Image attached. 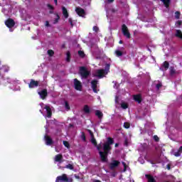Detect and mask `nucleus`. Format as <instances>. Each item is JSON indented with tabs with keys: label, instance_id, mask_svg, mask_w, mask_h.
<instances>
[{
	"label": "nucleus",
	"instance_id": "obj_1",
	"mask_svg": "<svg viewBox=\"0 0 182 182\" xmlns=\"http://www.w3.org/2000/svg\"><path fill=\"white\" fill-rule=\"evenodd\" d=\"M113 143H114L113 139L108 137L107 141L103 144L104 151H100L99 154L102 163H106L107 161V156L109 155V153H110V151L112 150L111 146L112 144H113Z\"/></svg>",
	"mask_w": 182,
	"mask_h": 182
},
{
	"label": "nucleus",
	"instance_id": "obj_2",
	"mask_svg": "<svg viewBox=\"0 0 182 182\" xmlns=\"http://www.w3.org/2000/svg\"><path fill=\"white\" fill-rule=\"evenodd\" d=\"M109 70H110V64H106L105 70H96L95 73L92 74V76H94V77H99V79H102V77H105V76L109 73Z\"/></svg>",
	"mask_w": 182,
	"mask_h": 182
},
{
	"label": "nucleus",
	"instance_id": "obj_3",
	"mask_svg": "<svg viewBox=\"0 0 182 182\" xmlns=\"http://www.w3.org/2000/svg\"><path fill=\"white\" fill-rule=\"evenodd\" d=\"M78 74L80 75L82 80H86L87 77H89V76H90V70H89L87 67L81 66L79 68Z\"/></svg>",
	"mask_w": 182,
	"mask_h": 182
},
{
	"label": "nucleus",
	"instance_id": "obj_4",
	"mask_svg": "<svg viewBox=\"0 0 182 182\" xmlns=\"http://www.w3.org/2000/svg\"><path fill=\"white\" fill-rule=\"evenodd\" d=\"M72 182L73 180L72 178L68 179L66 174H63V176H58L55 182Z\"/></svg>",
	"mask_w": 182,
	"mask_h": 182
},
{
	"label": "nucleus",
	"instance_id": "obj_5",
	"mask_svg": "<svg viewBox=\"0 0 182 182\" xmlns=\"http://www.w3.org/2000/svg\"><path fill=\"white\" fill-rule=\"evenodd\" d=\"M122 31L124 36L127 38V39H130V33L129 32V28H127V26L123 24L122 26Z\"/></svg>",
	"mask_w": 182,
	"mask_h": 182
},
{
	"label": "nucleus",
	"instance_id": "obj_6",
	"mask_svg": "<svg viewBox=\"0 0 182 182\" xmlns=\"http://www.w3.org/2000/svg\"><path fill=\"white\" fill-rule=\"evenodd\" d=\"M74 87L76 90H82V82L77 79H74Z\"/></svg>",
	"mask_w": 182,
	"mask_h": 182
},
{
	"label": "nucleus",
	"instance_id": "obj_7",
	"mask_svg": "<svg viewBox=\"0 0 182 182\" xmlns=\"http://www.w3.org/2000/svg\"><path fill=\"white\" fill-rule=\"evenodd\" d=\"M124 53V48L123 47H119L116 50H115V55L118 58H120L121 56H123V54Z\"/></svg>",
	"mask_w": 182,
	"mask_h": 182
},
{
	"label": "nucleus",
	"instance_id": "obj_8",
	"mask_svg": "<svg viewBox=\"0 0 182 182\" xmlns=\"http://www.w3.org/2000/svg\"><path fill=\"white\" fill-rule=\"evenodd\" d=\"M5 25L7 28H14L15 26V21L12 18H9L5 21Z\"/></svg>",
	"mask_w": 182,
	"mask_h": 182
},
{
	"label": "nucleus",
	"instance_id": "obj_9",
	"mask_svg": "<svg viewBox=\"0 0 182 182\" xmlns=\"http://www.w3.org/2000/svg\"><path fill=\"white\" fill-rule=\"evenodd\" d=\"M97 80H93L91 81V87L95 93H97V90L96 87H97V83H98Z\"/></svg>",
	"mask_w": 182,
	"mask_h": 182
},
{
	"label": "nucleus",
	"instance_id": "obj_10",
	"mask_svg": "<svg viewBox=\"0 0 182 182\" xmlns=\"http://www.w3.org/2000/svg\"><path fill=\"white\" fill-rule=\"evenodd\" d=\"M75 12H77V15H79V16H82V18L85 17V10L80 7H77L75 9Z\"/></svg>",
	"mask_w": 182,
	"mask_h": 182
},
{
	"label": "nucleus",
	"instance_id": "obj_11",
	"mask_svg": "<svg viewBox=\"0 0 182 182\" xmlns=\"http://www.w3.org/2000/svg\"><path fill=\"white\" fill-rule=\"evenodd\" d=\"M119 164L120 161L114 160L112 161V163L109 164V168H111V170H113L114 168H116V167H117V166H119Z\"/></svg>",
	"mask_w": 182,
	"mask_h": 182
},
{
	"label": "nucleus",
	"instance_id": "obj_12",
	"mask_svg": "<svg viewBox=\"0 0 182 182\" xmlns=\"http://www.w3.org/2000/svg\"><path fill=\"white\" fill-rule=\"evenodd\" d=\"M38 95L41 99H46V96H48V90H46V89L42 90L41 91L38 92Z\"/></svg>",
	"mask_w": 182,
	"mask_h": 182
},
{
	"label": "nucleus",
	"instance_id": "obj_13",
	"mask_svg": "<svg viewBox=\"0 0 182 182\" xmlns=\"http://www.w3.org/2000/svg\"><path fill=\"white\" fill-rule=\"evenodd\" d=\"M44 140L46 141V144L47 146H50L51 144H53V140H52L50 137L48 136V135H45Z\"/></svg>",
	"mask_w": 182,
	"mask_h": 182
},
{
	"label": "nucleus",
	"instance_id": "obj_14",
	"mask_svg": "<svg viewBox=\"0 0 182 182\" xmlns=\"http://www.w3.org/2000/svg\"><path fill=\"white\" fill-rule=\"evenodd\" d=\"M44 109H46V112H47V115L46 116V117H52V109H50V107L46 105Z\"/></svg>",
	"mask_w": 182,
	"mask_h": 182
},
{
	"label": "nucleus",
	"instance_id": "obj_15",
	"mask_svg": "<svg viewBox=\"0 0 182 182\" xmlns=\"http://www.w3.org/2000/svg\"><path fill=\"white\" fill-rule=\"evenodd\" d=\"M168 66H170V64L168 63V62L165 61L162 66L160 68V70H162L163 72H164V70H167V69H168Z\"/></svg>",
	"mask_w": 182,
	"mask_h": 182
},
{
	"label": "nucleus",
	"instance_id": "obj_16",
	"mask_svg": "<svg viewBox=\"0 0 182 182\" xmlns=\"http://www.w3.org/2000/svg\"><path fill=\"white\" fill-rule=\"evenodd\" d=\"M182 152V146H180L179 149L178 151H172V154L175 156L176 157H178L179 156H181Z\"/></svg>",
	"mask_w": 182,
	"mask_h": 182
},
{
	"label": "nucleus",
	"instance_id": "obj_17",
	"mask_svg": "<svg viewBox=\"0 0 182 182\" xmlns=\"http://www.w3.org/2000/svg\"><path fill=\"white\" fill-rule=\"evenodd\" d=\"M39 85V82L38 81H35L34 80H31V82L29 84V87H36Z\"/></svg>",
	"mask_w": 182,
	"mask_h": 182
},
{
	"label": "nucleus",
	"instance_id": "obj_18",
	"mask_svg": "<svg viewBox=\"0 0 182 182\" xmlns=\"http://www.w3.org/2000/svg\"><path fill=\"white\" fill-rule=\"evenodd\" d=\"M63 159V156H62V154H58L55 156L54 160L58 163H62Z\"/></svg>",
	"mask_w": 182,
	"mask_h": 182
},
{
	"label": "nucleus",
	"instance_id": "obj_19",
	"mask_svg": "<svg viewBox=\"0 0 182 182\" xmlns=\"http://www.w3.org/2000/svg\"><path fill=\"white\" fill-rule=\"evenodd\" d=\"M63 15L65 18V19H68L69 18V13H68V9H66V7L63 6Z\"/></svg>",
	"mask_w": 182,
	"mask_h": 182
},
{
	"label": "nucleus",
	"instance_id": "obj_20",
	"mask_svg": "<svg viewBox=\"0 0 182 182\" xmlns=\"http://www.w3.org/2000/svg\"><path fill=\"white\" fill-rule=\"evenodd\" d=\"M134 100H135V102H137L138 103H141V96H140V95H134Z\"/></svg>",
	"mask_w": 182,
	"mask_h": 182
},
{
	"label": "nucleus",
	"instance_id": "obj_21",
	"mask_svg": "<svg viewBox=\"0 0 182 182\" xmlns=\"http://www.w3.org/2000/svg\"><path fill=\"white\" fill-rule=\"evenodd\" d=\"M95 116H97L98 119H102L103 117V113L100 110H96Z\"/></svg>",
	"mask_w": 182,
	"mask_h": 182
},
{
	"label": "nucleus",
	"instance_id": "obj_22",
	"mask_svg": "<svg viewBox=\"0 0 182 182\" xmlns=\"http://www.w3.org/2000/svg\"><path fill=\"white\" fill-rule=\"evenodd\" d=\"M146 178H148V182H156V179L152 176L145 175Z\"/></svg>",
	"mask_w": 182,
	"mask_h": 182
},
{
	"label": "nucleus",
	"instance_id": "obj_23",
	"mask_svg": "<svg viewBox=\"0 0 182 182\" xmlns=\"http://www.w3.org/2000/svg\"><path fill=\"white\" fill-rule=\"evenodd\" d=\"M11 11V6L7 5L6 7L3 8L2 12L3 14H6V12H9Z\"/></svg>",
	"mask_w": 182,
	"mask_h": 182
},
{
	"label": "nucleus",
	"instance_id": "obj_24",
	"mask_svg": "<svg viewBox=\"0 0 182 182\" xmlns=\"http://www.w3.org/2000/svg\"><path fill=\"white\" fill-rule=\"evenodd\" d=\"M90 141L95 146V147H97V142L96 141L95 136H91Z\"/></svg>",
	"mask_w": 182,
	"mask_h": 182
},
{
	"label": "nucleus",
	"instance_id": "obj_25",
	"mask_svg": "<svg viewBox=\"0 0 182 182\" xmlns=\"http://www.w3.org/2000/svg\"><path fill=\"white\" fill-rule=\"evenodd\" d=\"M175 36H176L177 38H180L181 39H182V33L181 30H176V33H175Z\"/></svg>",
	"mask_w": 182,
	"mask_h": 182
},
{
	"label": "nucleus",
	"instance_id": "obj_26",
	"mask_svg": "<svg viewBox=\"0 0 182 182\" xmlns=\"http://www.w3.org/2000/svg\"><path fill=\"white\" fill-rule=\"evenodd\" d=\"M169 69L171 76H174V75H176V70H174V67H170Z\"/></svg>",
	"mask_w": 182,
	"mask_h": 182
},
{
	"label": "nucleus",
	"instance_id": "obj_27",
	"mask_svg": "<svg viewBox=\"0 0 182 182\" xmlns=\"http://www.w3.org/2000/svg\"><path fill=\"white\" fill-rule=\"evenodd\" d=\"M64 107L65 108V110L69 111L70 110V106L69 105V102L67 101H65Z\"/></svg>",
	"mask_w": 182,
	"mask_h": 182
},
{
	"label": "nucleus",
	"instance_id": "obj_28",
	"mask_svg": "<svg viewBox=\"0 0 182 182\" xmlns=\"http://www.w3.org/2000/svg\"><path fill=\"white\" fill-rule=\"evenodd\" d=\"M164 4L166 8H168V5H170V0H161Z\"/></svg>",
	"mask_w": 182,
	"mask_h": 182
},
{
	"label": "nucleus",
	"instance_id": "obj_29",
	"mask_svg": "<svg viewBox=\"0 0 182 182\" xmlns=\"http://www.w3.org/2000/svg\"><path fill=\"white\" fill-rule=\"evenodd\" d=\"M161 86H163V84H161V82L159 81V83L156 85V90H159Z\"/></svg>",
	"mask_w": 182,
	"mask_h": 182
},
{
	"label": "nucleus",
	"instance_id": "obj_30",
	"mask_svg": "<svg viewBox=\"0 0 182 182\" xmlns=\"http://www.w3.org/2000/svg\"><path fill=\"white\" fill-rule=\"evenodd\" d=\"M66 55H67V58H66L67 62H70V52L68 51Z\"/></svg>",
	"mask_w": 182,
	"mask_h": 182
},
{
	"label": "nucleus",
	"instance_id": "obj_31",
	"mask_svg": "<svg viewBox=\"0 0 182 182\" xmlns=\"http://www.w3.org/2000/svg\"><path fill=\"white\" fill-rule=\"evenodd\" d=\"M78 55L79 56H80V58H85V52H83L82 50H79Z\"/></svg>",
	"mask_w": 182,
	"mask_h": 182
},
{
	"label": "nucleus",
	"instance_id": "obj_32",
	"mask_svg": "<svg viewBox=\"0 0 182 182\" xmlns=\"http://www.w3.org/2000/svg\"><path fill=\"white\" fill-rule=\"evenodd\" d=\"M84 112H85V113H90V109H89V107H87V105H85V106L84 107Z\"/></svg>",
	"mask_w": 182,
	"mask_h": 182
},
{
	"label": "nucleus",
	"instance_id": "obj_33",
	"mask_svg": "<svg viewBox=\"0 0 182 182\" xmlns=\"http://www.w3.org/2000/svg\"><path fill=\"white\" fill-rule=\"evenodd\" d=\"M47 53H48V55H49V56H53V55L55 54V52H53V50H48L47 51Z\"/></svg>",
	"mask_w": 182,
	"mask_h": 182
},
{
	"label": "nucleus",
	"instance_id": "obj_34",
	"mask_svg": "<svg viewBox=\"0 0 182 182\" xmlns=\"http://www.w3.org/2000/svg\"><path fill=\"white\" fill-rule=\"evenodd\" d=\"M175 18L176 19H180V12L178 11L175 12Z\"/></svg>",
	"mask_w": 182,
	"mask_h": 182
},
{
	"label": "nucleus",
	"instance_id": "obj_35",
	"mask_svg": "<svg viewBox=\"0 0 182 182\" xmlns=\"http://www.w3.org/2000/svg\"><path fill=\"white\" fill-rule=\"evenodd\" d=\"M65 168H69L70 170H73V165L69 164L68 165H66Z\"/></svg>",
	"mask_w": 182,
	"mask_h": 182
},
{
	"label": "nucleus",
	"instance_id": "obj_36",
	"mask_svg": "<svg viewBox=\"0 0 182 182\" xmlns=\"http://www.w3.org/2000/svg\"><path fill=\"white\" fill-rule=\"evenodd\" d=\"M121 107H122V109H127V105L125 102H122V103L121 104Z\"/></svg>",
	"mask_w": 182,
	"mask_h": 182
},
{
	"label": "nucleus",
	"instance_id": "obj_37",
	"mask_svg": "<svg viewBox=\"0 0 182 182\" xmlns=\"http://www.w3.org/2000/svg\"><path fill=\"white\" fill-rule=\"evenodd\" d=\"M63 144H64V146H65V147H67L68 149H69V146H70L69 142H68V141H63Z\"/></svg>",
	"mask_w": 182,
	"mask_h": 182
},
{
	"label": "nucleus",
	"instance_id": "obj_38",
	"mask_svg": "<svg viewBox=\"0 0 182 182\" xmlns=\"http://www.w3.org/2000/svg\"><path fill=\"white\" fill-rule=\"evenodd\" d=\"M60 18V17H59V15L57 14V15H56V18H55V19L53 23H58V21H59Z\"/></svg>",
	"mask_w": 182,
	"mask_h": 182
},
{
	"label": "nucleus",
	"instance_id": "obj_39",
	"mask_svg": "<svg viewBox=\"0 0 182 182\" xmlns=\"http://www.w3.org/2000/svg\"><path fill=\"white\" fill-rule=\"evenodd\" d=\"M124 127L125 129H129V127H130V124H129V123H127V122H125V123L124 124Z\"/></svg>",
	"mask_w": 182,
	"mask_h": 182
},
{
	"label": "nucleus",
	"instance_id": "obj_40",
	"mask_svg": "<svg viewBox=\"0 0 182 182\" xmlns=\"http://www.w3.org/2000/svg\"><path fill=\"white\" fill-rule=\"evenodd\" d=\"M176 26L177 28H179V26H181V21H178L176 23Z\"/></svg>",
	"mask_w": 182,
	"mask_h": 182
},
{
	"label": "nucleus",
	"instance_id": "obj_41",
	"mask_svg": "<svg viewBox=\"0 0 182 182\" xmlns=\"http://www.w3.org/2000/svg\"><path fill=\"white\" fill-rule=\"evenodd\" d=\"M88 133L90 134V137H94L93 132L90 129H87Z\"/></svg>",
	"mask_w": 182,
	"mask_h": 182
},
{
	"label": "nucleus",
	"instance_id": "obj_42",
	"mask_svg": "<svg viewBox=\"0 0 182 182\" xmlns=\"http://www.w3.org/2000/svg\"><path fill=\"white\" fill-rule=\"evenodd\" d=\"M93 31H94L95 32H99V27L95 26L93 27Z\"/></svg>",
	"mask_w": 182,
	"mask_h": 182
},
{
	"label": "nucleus",
	"instance_id": "obj_43",
	"mask_svg": "<svg viewBox=\"0 0 182 182\" xmlns=\"http://www.w3.org/2000/svg\"><path fill=\"white\" fill-rule=\"evenodd\" d=\"M68 22L70 23V24L72 26V28H73V21L72 18H70L68 19Z\"/></svg>",
	"mask_w": 182,
	"mask_h": 182
},
{
	"label": "nucleus",
	"instance_id": "obj_44",
	"mask_svg": "<svg viewBox=\"0 0 182 182\" xmlns=\"http://www.w3.org/2000/svg\"><path fill=\"white\" fill-rule=\"evenodd\" d=\"M114 0H105V4H112Z\"/></svg>",
	"mask_w": 182,
	"mask_h": 182
},
{
	"label": "nucleus",
	"instance_id": "obj_45",
	"mask_svg": "<svg viewBox=\"0 0 182 182\" xmlns=\"http://www.w3.org/2000/svg\"><path fill=\"white\" fill-rule=\"evenodd\" d=\"M154 139L155 140V141H159V140H160V139L159 138V136H157V135L154 136Z\"/></svg>",
	"mask_w": 182,
	"mask_h": 182
},
{
	"label": "nucleus",
	"instance_id": "obj_46",
	"mask_svg": "<svg viewBox=\"0 0 182 182\" xmlns=\"http://www.w3.org/2000/svg\"><path fill=\"white\" fill-rule=\"evenodd\" d=\"M122 164L124 166V171H126V168H127V166L126 165V163H124V162H122Z\"/></svg>",
	"mask_w": 182,
	"mask_h": 182
},
{
	"label": "nucleus",
	"instance_id": "obj_47",
	"mask_svg": "<svg viewBox=\"0 0 182 182\" xmlns=\"http://www.w3.org/2000/svg\"><path fill=\"white\" fill-rule=\"evenodd\" d=\"M81 137L84 141H86V136H85V134H83Z\"/></svg>",
	"mask_w": 182,
	"mask_h": 182
},
{
	"label": "nucleus",
	"instance_id": "obj_48",
	"mask_svg": "<svg viewBox=\"0 0 182 182\" xmlns=\"http://www.w3.org/2000/svg\"><path fill=\"white\" fill-rule=\"evenodd\" d=\"M48 8H49V9H52L53 10V6L50 5V4H48Z\"/></svg>",
	"mask_w": 182,
	"mask_h": 182
},
{
	"label": "nucleus",
	"instance_id": "obj_49",
	"mask_svg": "<svg viewBox=\"0 0 182 182\" xmlns=\"http://www.w3.org/2000/svg\"><path fill=\"white\" fill-rule=\"evenodd\" d=\"M139 161H140L141 164H144V161L143 159H141V158L139 159Z\"/></svg>",
	"mask_w": 182,
	"mask_h": 182
},
{
	"label": "nucleus",
	"instance_id": "obj_50",
	"mask_svg": "<svg viewBox=\"0 0 182 182\" xmlns=\"http://www.w3.org/2000/svg\"><path fill=\"white\" fill-rule=\"evenodd\" d=\"M115 103H119V97H115Z\"/></svg>",
	"mask_w": 182,
	"mask_h": 182
},
{
	"label": "nucleus",
	"instance_id": "obj_51",
	"mask_svg": "<svg viewBox=\"0 0 182 182\" xmlns=\"http://www.w3.org/2000/svg\"><path fill=\"white\" fill-rule=\"evenodd\" d=\"M46 26L49 27V21H46Z\"/></svg>",
	"mask_w": 182,
	"mask_h": 182
},
{
	"label": "nucleus",
	"instance_id": "obj_52",
	"mask_svg": "<svg viewBox=\"0 0 182 182\" xmlns=\"http://www.w3.org/2000/svg\"><path fill=\"white\" fill-rule=\"evenodd\" d=\"M75 178H77V180H79V178H80V177L79 176H77V175H75Z\"/></svg>",
	"mask_w": 182,
	"mask_h": 182
},
{
	"label": "nucleus",
	"instance_id": "obj_53",
	"mask_svg": "<svg viewBox=\"0 0 182 182\" xmlns=\"http://www.w3.org/2000/svg\"><path fill=\"white\" fill-rule=\"evenodd\" d=\"M96 147H97V149L99 151H100V146H97Z\"/></svg>",
	"mask_w": 182,
	"mask_h": 182
},
{
	"label": "nucleus",
	"instance_id": "obj_54",
	"mask_svg": "<svg viewBox=\"0 0 182 182\" xmlns=\"http://www.w3.org/2000/svg\"><path fill=\"white\" fill-rule=\"evenodd\" d=\"M53 1L55 2V5H58V0H53Z\"/></svg>",
	"mask_w": 182,
	"mask_h": 182
},
{
	"label": "nucleus",
	"instance_id": "obj_55",
	"mask_svg": "<svg viewBox=\"0 0 182 182\" xmlns=\"http://www.w3.org/2000/svg\"><path fill=\"white\" fill-rule=\"evenodd\" d=\"M93 182H100V181H99V180H95V181H93Z\"/></svg>",
	"mask_w": 182,
	"mask_h": 182
},
{
	"label": "nucleus",
	"instance_id": "obj_56",
	"mask_svg": "<svg viewBox=\"0 0 182 182\" xmlns=\"http://www.w3.org/2000/svg\"><path fill=\"white\" fill-rule=\"evenodd\" d=\"M8 70H9L8 68L4 70V72H8Z\"/></svg>",
	"mask_w": 182,
	"mask_h": 182
},
{
	"label": "nucleus",
	"instance_id": "obj_57",
	"mask_svg": "<svg viewBox=\"0 0 182 182\" xmlns=\"http://www.w3.org/2000/svg\"><path fill=\"white\" fill-rule=\"evenodd\" d=\"M167 168H168V170H170V166L169 165H167Z\"/></svg>",
	"mask_w": 182,
	"mask_h": 182
},
{
	"label": "nucleus",
	"instance_id": "obj_58",
	"mask_svg": "<svg viewBox=\"0 0 182 182\" xmlns=\"http://www.w3.org/2000/svg\"><path fill=\"white\" fill-rule=\"evenodd\" d=\"M115 147H119V144H115Z\"/></svg>",
	"mask_w": 182,
	"mask_h": 182
},
{
	"label": "nucleus",
	"instance_id": "obj_59",
	"mask_svg": "<svg viewBox=\"0 0 182 182\" xmlns=\"http://www.w3.org/2000/svg\"><path fill=\"white\" fill-rule=\"evenodd\" d=\"M55 151H57V153H59V150H58V149L55 148Z\"/></svg>",
	"mask_w": 182,
	"mask_h": 182
},
{
	"label": "nucleus",
	"instance_id": "obj_60",
	"mask_svg": "<svg viewBox=\"0 0 182 182\" xmlns=\"http://www.w3.org/2000/svg\"><path fill=\"white\" fill-rule=\"evenodd\" d=\"M46 132L48 133V126L46 127Z\"/></svg>",
	"mask_w": 182,
	"mask_h": 182
},
{
	"label": "nucleus",
	"instance_id": "obj_61",
	"mask_svg": "<svg viewBox=\"0 0 182 182\" xmlns=\"http://www.w3.org/2000/svg\"><path fill=\"white\" fill-rule=\"evenodd\" d=\"M119 43H123V41H119Z\"/></svg>",
	"mask_w": 182,
	"mask_h": 182
},
{
	"label": "nucleus",
	"instance_id": "obj_62",
	"mask_svg": "<svg viewBox=\"0 0 182 182\" xmlns=\"http://www.w3.org/2000/svg\"><path fill=\"white\" fill-rule=\"evenodd\" d=\"M41 107H43V103L41 104Z\"/></svg>",
	"mask_w": 182,
	"mask_h": 182
},
{
	"label": "nucleus",
	"instance_id": "obj_63",
	"mask_svg": "<svg viewBox=\"0 0 182 182\" xmlns=\"http://www.w3.org/2000/svg\"><path fill=\"white\" fill-rule=\"evenodd\" d=\"M125 145L127 146V141H125Z\"/></svg>",
	"mask_w": 182,
	"mask_h": 182
},
{
	"label": "nucleus",
	"instance_id": "obj_64",
	"mask_svg": "<svg viewBox=\"0 0 182 182\" xmlns=\"http://www.w3.org/2000/svg\"><path fill=\"white\" fill-rule=\"evenodd\" d=\"M12 31H13L12 28H10V32H12Z\"/></svg>",
	"mask_w": 182,
	"mask_h": 182
}]
</instances>
